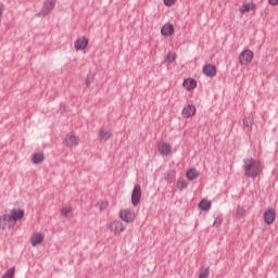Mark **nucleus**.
I'll return each mask as SVG.
<instances>
[{"label":"nucleus","instance_id":"nucleus-1","mask_svg":"<svg viewBox=\"0 0 278 278\" xmlns=\"http://www.w3.org/2000/svg\"><path fill=\"white\" fill-rule=\"evenodd\" d=\"M244 175L251 179H255L262 175V162L253 157L243 159Z\"/></svg>","mask_w":278,"mask_h":278},{"label":"nucleus","instance_id":"nucleus-2","mask_svg":"<svg viewBox=\"0 0 278 278\" xmlns=\"http://www.w3.org/2000/svg\"><path fill=\"white\" fill-rule=\"evenodd\" d=\"M255 54L253 53V51H251L250 49H245L243 50L240 54H239V64L241 66H249V64H251L253 62V56Z\"/></svg>","mask_w":278,"mask_h":278},{"label":"nucleus","instance_id":"nucleus-3","mask_svg":"<svg viewBox=\"0 0 278 278\" xmlns=\"http://www.w3.org/2000/svg\"><path fill=\"white\" fill-rule=\"evenodd\" d=\"M16 224L10 214L0 216V229H12Z\"/></svg>","mask_w":278,"mask_h":278},{"label":"nucleus","instance_id":"nucleus-4","mask_svg":"<svg viewBox=\"0 0 278 278\" xmlns=\"http://www.w3.org/2000/svg\"><path fill=\"white\" fill-rule=\"evenodd\" d=\"M141 199H142V188L140 187V185H136L131 193V203L134 207H137L140 204Z\"/></svg>","mask_w":278,"mask_h":278},{"label":"nucleus","instance_id":"nucleus-5","mask_svg":"<svg viewBox=\"0 0 278 278\" xmlns=\"http://www.w3.org/2000/svg\"><path fill=\"white\" fill-rule=\"evenodd\" d=\"M56 1L58 0H46L38 16H47V15L51 14L53 8H55Z\"/></svg>","mask_w":278,"mask_h":278},{"label":"nucleus","instance_id":"nucleus-6","mask_svg":"<svg viewBox=\"0 0 278 278\" xmlns=\"http://www.w3.org/2000/svg\"><path fill=\"white\" fill-rule=\"evenodd\" d=\"M119 217L124 223H134L136 220V214L131 210L126 208L119 212Z\"/></svg>","mask_w":278,"mask_h":278},{"label":"nucleus","instance_id":"nucleus-7","mask_svg":"<svg viewBox=\"0 0 278 278\" xmlns=\"http://www.w3.org/2000/svg\"><path fill=\"white\" fill-rule=\"evenodd\" d=\"M264 223L266 225H273L275 223V219L277 218V213L275 212V208H268L263 214Z\"/></svg>","mask_w":278,"mask_h":278},{"label":"nucleus","instance_id":"nucleus-8","mask_svg":"<svg viewBox=\"0 0 278 278\" xmlns=\"http://www.w3.org/2000/svg\"><path fill=\"white\" fill-rule=\"evenodd\" d=\"M63 144L65 147H77V144H79V137H77L73 134H68L65 136Z\"/></svg>","mask_w":278,"mask_h":278},{"label":"nucleus","instance_id":"nucleus-9","mask_svg":"<svg viewBox=\"0 0 278 278\" xmlns=\"http://www.w3.org/2000/svg\"><path fill=\"white\" fill-rule=\"evenodd\" d=\"M110 231H112L115 236L116 233H123L125 231V227H123V222L114 220L109 225Z\"/></svg>","mask_w":278,"mask_h":278},{"label":"nucleus","instance_id":"nucleus-10","mask_svg":"<svg viewBox=\"0 0 278 278\" xmlns=\"http://www.w3.org/2000/svg\"><path fill=\"white\" fill-rule=\"evenodd\" d=\"M184 118H192L197 114V108L192 104H188L186 108L182 109L181 112Z\"/></svg>","mask_w":278,"mask_h":278},{"label":"nucleus","instance_id":"nucleus-11","mask_svg":"<svg viewBox=\"0 0 278 278\" xmlns=\"http://www.w3.org/2000/svg\"><path fill=\"white\" fill-rule=\"evenodd\" d=\"M86 47H88V38H86V37H79L74 42V48L76 51H84V49H86Z\"/></svg>","mask_w":278,"mask_h":278},{"label":"nucleus","instance_id":"nucleus-12","mask_svg":"<svg viewBox=\"0 0 278 278\" xmlns=\"http://www.w3.org/2000/svg\"><path fill=\"white\" fill-rule=\"evenodd\" d=\"M202 73L206 76V77H216V65H212V64H206L203 66Z\"/></svg>","mask_w":278,"mask_h":278},{"label":"nucleus","instance_id":"nucleus-13","mask_svg":"<svg viewBox=\"0 0 278 278\" xmlns=\"http://www.w3.org/2000/svg\"><path fill=\"white\" fill-rule=\"evenodd\" d=\"M9 215H11V218L13 219V222L16 225V222L22 220V218L25 216V211H23L21 208H18V210L13 208V210L10 211Z\"/></svg>","mask_w":278,"mask_h":278},{"label":"nucleus","instance_id":"nucleus-14","mask_svg":"<svg viewBox=\"0 0 278 278\" xmlns=\"http://www.w3.org/2000/svg\"><path fill=\"white\" fill-rule=\"evenodd\" d=\"M162 36H165L166 38L168 36H173L175 34V26L173 24H165L161 28Z\"/></svg>","mask_w":278,"mask_h":278},{"label":"nucleus","instance_id":"nucleus-15","mask_svg":"<svg viewBox=\"0 0 278 278\" xmlns=\"http://www.w3.org/2000/svg\"><path fill=\"white\" fill-rule=\"evenodd\" d=\"M157 151L161 155H170V153H173V148L170 147V143L163 142L159 146Z\"/></svg>","mask_w":278,"mask_h":278},{"label":"nucleus","instance_id":"nucleus-16","mask_svg":"<svg viewBox=\"0 0 278 278\" xmlns=\"http://www.w3.org/2000/svg\"><path fill=\"white\" fill-rule=\"evenodd\" d=\"M99 140H110L112 138V130L105 129V127H101L98 132Z\"/></svg>","mask_w":278,"mask_h":278},{"label":"nucleus","instance_id":"nucleus-17","mask_svg":"<svg viewBox=\"0 0 278 278\" xmlns=\"http://www.w3.org/2000/svg\"><path fill=\"white\" fill-rule=\"evenodd\" d=\"M45 240V237L42 233L37 232L30 238V244L33 247H38V244H42V241Z\"/></svg>","mask_w":278,"mask_h":278},{"label":"nucleus","instance_id":"nucleus-18","mask_svg":"<svg viewBox=\"0 0 278 278\" xmlns=\"http://www.w3.org/2000/svg\"><path fill=\"white\" fill-rule=\"evenodd\" d=\"M182 86L190 92L197 88V81L193 78H187L184 80Z\"/></svg>","mask_w":278,"mask_h":278},{"label":"nucleus","instance_id":"nucleus-19","mask_svg":"<svg viewBox=\"0 0 278 278\" xmlns=\"http://www.w3.org/2000/svg\"><path fill=\"white\" fill-rule=\"evenodd\" d=\"M33 164H42L45 162V153L37 152L31 155Z\"/></svg>","mask_w":278,"mask_h":278},{"label":"nucleus","instance_id":"nucleus-20","mask_svg":"<svg viewBox=\"0 0 278 278\" xmlns=\"http://www.w3.org/2000/svg\"><path fill=\"white\" fill-rule=\"evenodd\" d=\"M175 179H177V172L175 169H169L165 175V181H167V184H175Z\"/></svg>","mask_w":278,"mask_h":278},{"label":"nucleus","instance_id":"nucleus-21","mask_svg":"<svg viewBox=\"0 0 278 278\" xmlns=\"http://www.w3.org/2000/svg\"><path fill=\"white\" fill-rule=\"evenodd\" d=\"M199 207L203 212H210V210H212V201L203 199L200 201Z\"/></svg>","mask_w":278,"mask_h":278},{"label":"nucleus","instance_id":"nucleus-22","mask_svg":"<svg viewBox=\"0 0 278 278\" xmlns=\"http://www.w3.org/2000/svg\"><path fill=\"white\" fill-rule=\"evenodd\" d=\"M243 128L245 129L247 134L253 129V117L243 118Z\"/></svg>","mask_w":278,"mask_h":278},{"label":"nucleus","instance_id":"nucleus-23","mask_svg":"<svg viewBox=\"0 0 278 278\" xmlns=\"http://www.w3.org/2000/svg\"><path fill=\"white\" fill-rule=\"evenodd\" d=\"M186 177H187V179H189V181H194V179H197L199 177V172L197 170V168H190L186 173Z\"/></svg>","mask_w":278,"mask_h":278},{"label":"nucleus","instance_id":"nucleus-24","mask_svg":"<svg viewBox=\"0 0 278 278\" xmlns=\"http://www.w3.org/2000/svg\"><path fill=\"white\" fill-rule=\"evenodd\" d=\"M256 8L257 5L255 3H247L240 8V13L247 14V12H251V10H255Z\"/></svg>","mask_w":278,"mask_h":278},{"label":"nucleus","instance_id":"nucleus-25","mask_svg":"<svg viewBox=\"0 0 278 278\" xmlns=\"http://www.w3.org/2000/svg\"><path fill=\"white\" fill-rule=\"evenodd\" d=\"M176 187L181 192V191L186 190V188H188V181H186V180H177Z\"/></svg>","mask_w":278,"mask_h":278},{"label":"nucleus","instance_id":"nucleus-26","mask_svg":"<svg viewBox=\"0 0 278 278\" xmlns=\"http://www.w3.org/2000/svg\"><path fill=\"white\" fill-rule=\"evenodd\" d=\"M175 60H177V54L169 52L166 55L165 62H168V64H173V62H175Z\"/></svg>","mask_w":278,"mask_h":278},{"label":"nucleus","instance_id":"nucleus-27","mask_svg":"<svg viewBox=\"0 0 278 278\" xmlns=\"http://www.w3.org/2000/svg\"><path fill=\"white\" fill-rule=\"evenodd\" d=\"M94 81V74H88L86 78V87L90 88V84Z\"/></svg>","mask_w":278,"mask_h":278},{"label":"nucleus","instance_id":"nucleus-28","mask_svg":"<svg viewBox=\"0 0 278 278\" xmlns=\"http://www.w3.org/2000/svg\"><path fill=\"white\" fill-rule=\"evenodd\" d=\"M210 277V268L202 269L200 271L199 278H207Z\"/></svg>","mask_w":278,"mask_h":278},{"label":"nucleus","instance_id":"nucleus-29","mask_svg":"<svg viewBox=\"0 0 278 278\" xmlns=\"http://www.w3.org/2000/svg\"><path fill=\"white\" fill-rule=\"evenodd\" d=\"M237 216H238L239 218H242V217L247 216V211H244V208H242V207H238V210H237Z\"/></svg>","mask_w":278,"mask_h":278},{"label":"nucleus","instance_id":"nucleus-30","mask_svg":"<svg viewBox=\"0 0 278 278\" xmlns=\"http://www.w3.org/2000/svg\"><path fill=\"white\" fill-rule=\"evenodd\" d=\"M220 225H223V217H216L213 227H220Z\"/></svg>","mask_w":278,"mask_h":278},{"label":"nucleus","instance_id":"nucleus-31","mask_svg":"<svg viewBox=\"0 0 278 278\" xmlns=\"http://www.w3.org/2000/svg\"><path fill=\"white\" fill-rule=\"evenodd\" d=\"M71 212H73L72 208L63 207V208L61 210V216H68V214H71Z\"/></svg>","mask_w":278,"mask_h":278},{"label":"nucleus","instance_id":"nucleus-32","mask_svg":"<svg viewBox=\"0 0 278 278\" xmlns=\"http://www.w3.org/2000/svg\"><path fill=\"white\" fill-rule=\"evenodd\" d=\"M177 0H164V5H166L167 8H170V5H175V2Z\"/></svg>","mask_w":278,"mask_h":278},{"label":"nucleus","instance_id":"nucleus-33","mask_svg":"<svg viewBox=\"0 0 278 278\" xmlns=\"http://www.w3.org/2000/svg\"><path fill=\"white\" fill-rule=\"evenodd\" d=\"M269 5H278V0H268Z\"/></svg>","mask_w":278,"mask_h":278},{"label":"nucleus","instance_id":"nucleus-34","mask_svg":"<svg viewBox=\"0 0 278 278\" xmlns=\"http://www.w3.org/2000/svg\"><path fill=\"white\" fill-rule=\"evenodd\" d=\"M105 207H108V204L102 202L100 205L101 212H103V210H105Z\"/></svg>","mask_w":278,"mask_h":278}]
</instances>
